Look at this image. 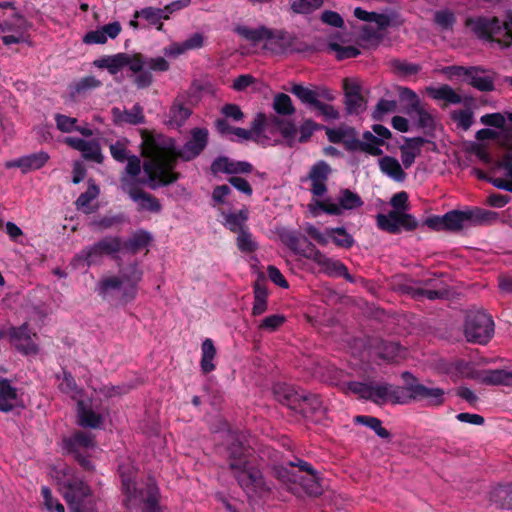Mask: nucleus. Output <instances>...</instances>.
Returning a JSON list of instances; mask_svg holds the SVG:
<instances>
[{
    "instance_id": "f257e3e1",
    "label": "nucleus",
    "mask_w": 512,
    "mask_h": 512,
    "mask_svg": "<svg viewBox=\"0 0 512 512\" xmlns=\"http://www.w3.org/2000/svg\"><path fill=\"white\" fill-rule=\"evenodd\" d=\"M208 132L205 129L195 128L191 138L181 150L162 144L153 138H147L143 143V155L147 158L143 169L148 176L149 187L155 189L159 185H169L179 178L173 172L176 159L189 161L198 156L207 145Z\"/></svg>"
},
{
    "instance_id": "f03ea898",
    "label": "nucleus",
    "mask_w": 512,
    "mask_h": 512,
    "mask_svg": "<svg viewBox=\"0 0 512 512\" xmlns=\"http://www.w3.org/2000/svg\"><path fill=\"white\" fill-rule=\"evenodd\" d=\"M229 467L239 485L250 497L265 499L272 493L271 486L257 468L253 449L236 440L228 448Z\"/></svg>"
},
{
    "instance_id": "7ed1b4c3",
    "label": "nucleus",
    "mask_w": 512,
    "mask_h": 512,
    "mask_svg": "<svg viewBox=\"0 0 512 512\" xmlns=\"http://www.w3.org/2000/svg\"><path fill=\"white\" fill-rule=\"evenodd\" d=\"M279 237L281 242L285 244L292 252L314 261L321 267L323 272L329 275L343 276L351 283L355 281L343 263L334 261L333 259L327 257L325 254L319 251L315 245L305 236L296 234L291 231L283 230L279 233Z\"/></svg>"
},
{
    "instance_id": "20e7f679",
    "label": "nucleus",
    "mask_w": 512,
    "mask_h": 512,
    "mask_svg": "<svg viewBox=\"0 0 512 512\" xmlns=\"http://www.w3.org/2000/svg\"><path fill=\"white\" fill-rule=\"evenodd\" d=\"M466 25L479 38L497 43L501 48L512 45V11L500 21L497 17H476L468 19Z\"/></svg>"
},
{
    "instance_id": "39448f33",
    "label": "nucleus",
    "mask_w": 512,
    "mask_h": 512,
    "mask_svg": "<svg viewBox=\"0 0 512 512\" xmlns=\"http://www.w3.org/2000/svg\"><path fill=\"white\" fill-rule=\"evenodd\" d=\"M494 326L491 315L478 310L466 316L464 336L468 342L486 345L494 336Z\"/></svg>"
},
{
    "instance_id": "423d86ee",
    "label": "nucleus",
    "mask_w": 512,
    "mask_h": 512,
    "mask_svg": "<svg viewBox=\"0 0 512 512\" xmlns=\"http://www.w3.org/2000/svg\"><path fill=\"white\" fill-rule=\"evenodd\" d=\"M404 383H406L407 403L410 401H425L429 406H440L445 402V390L440 387H428L419 382V380L410 372L405 371L401 374Z\"/></svg>"
},
{
    "instance_id": "0eeeda50",
    "label": "nucleus",
    "mask_w": 512,
    "mask_h": 512,
    "mask_svg": "<svg viewBox=\"0 0 512 512\" xmlns=\"http://www.w3.org/2000/svg\"><path fill=\"white\" fill-rule=\"evenodd\" d=\"M123 476V491L127 496V502H143V512H162L158 505L159 489L153 479H149L145 488L138 489L136 483L130 477Z\"/></svg>"
},
{
    "instance_id": "6e6552de",
    "label": "nucleus",
    "mask_w": 512,
    "mask_h": 512,
    "mask_svg": "<svg viewBox=\"0 0 512 512\" xmlns=\"http://www.w3.org/2000/svg\"><path fill=\"white\" fill-rule=\"evenodd\" d=\"M90 493V488L79 479L64 484V498L71 512H93V503L87 499Z\"/></svg>"
},
{
    "instance_id": "1a4fd4ad",
    "label": "nucleus",
    "mask_w": 512,
    "mask_h": 512,
    "mask_svg": "<svg viewBox=\"0 0 512 512\" xmlns=\"http://www.w3.org/2000/svg\"><path fill=\"white\" fill-rule=\"evenodd\" d=\"M95 440L91 433L78 431L64 439V448L67 453L73 455L74 459L87 471H92L94 466L91 461L83 455V452L93 449Z\"/></svg>"
},
{
    "instance_id": "9d476101",
    "label": "nucleus",
    "mask_w": 512,
    "mask_h": 512,
    "mask_svg": "<svg viewBox=\"0 0 512 512\" xmlns=\"http://www.w3.org/2000/svg\"><path fill=\"white\" fill-rule=\"evenodd\" d=\"M94 65L99 68H106L111 74L118 73L124 66H129L130 70L136 73L144 67V57L139 53L134 55L119 53L96 60Z\"/></svg>"
},
{
    "instance_id": "9b49d317",
    "label": "nucleus",
    "mask_w": 512,
    "mask_h": 512,
    "mask_svg": "<svg viewBox=\"0 0 512 512\" xmlns=\"http://www.w3.org/2000/svg\"><path fill=\"white\" fill-rule=\"evenodd\" d=\"M368 348L373 354L387 362L398 363L408 356L406 347L397 342H389L379 338L369 339Z\"/></svg>"
},
{
    "instance_id": "f8f14e48",
    "label": "nucleus",
    "mask_w": 512,
    "mask_h": 512,
    "mask_svg": "<svg viewBox=\"0 0 512 512\" xmlns=\"http://www.w3.org/2000/svg\"><path fill=\"white\" fill-rule=\"evenodd\" d=\"M295 485L298 486V495H293L298 500L318 499L324 494L323 479L319 472L314 470L308 474H297Z\"/></svg>"
},
{
    "instance_id": "ddd939ff",
    "label": "nucleus",
    "mask_w": 512,
    "mask_h": 512,
    "mask_svg": "<svg viewBox=\"0 0 512 512\" xmlns=\"http://www.w3.org/2000/svg\"><path fill=\"white\" fill-rule=\"evenodd\" d=\"M264 48L273 54H283L301 51L302 45L293 34L270 29V35L268 36L267 43H264Z\"/></svg>"
},
{
    "instance_id": "4468645a",
    "label": "nucleus",
    "mask_w": 512,
    "mask_h": 512,
    "mask_svg": "<svg viewBox=\"0 0 512 512\" xmlns=\"http://www.w3.org/2000/svg\"><path fill=\"white\" fill-rule=\"evenodd\" d=\"M377 223L381 229L390 233H396L400 228L413 230L417 227V222L412 215L398 210H392L386 215L379 214Z\"/></svg>"
},
{
    "instance_id": "2eb2a0df",
    "label": "nucleus",
    "mask_w": 512,
    "mask_h": 512,
    "mask_svg": "<svg viewBox=\"0 0 512 512\" xmlns=\"http://www.w3.org/2000/svg\"><path fill=\"white\" fill-rule=\"evenodd\" d=\"M374 399L376 404H384L390 402L392 404H406L407 390L406 383L404 386H396L390 383H374Z\"/></svg>"
},
{
    "instance_id": "dca6fc26",
    "label": "nucleus",
    "mask_w": 512,
    "mask_h": 512,
    "mask_svg": "<svg viewBox=\"0 0 512 512\" xmlns=\"http://www.w3.org/2000/svg\"><path fill=\"white\" fill-rule=\"evenodd\" d=\"M122 189L125 191L132 200L139 203L142 210L151 212H158L161 209L159 200L153 195L146 193L141 188H138L127 176L121 178Z\"/></svg>"
},
{
    "instance_id": "f3484780",
    "label": "nucleus",
    "mask_w": 512,
    "mask_h": 512,
    "mask_svg": "<svg viewBox=\"0 0 512 512\" xmlns=\"http://www.w3.org/2000/svg\"><path fill=\"white\" fill-rule=\"evenodd\" d=\"M25 407L24 401L17 389L7 379L0 380V411L19 413Z\"/></svg>"
},
{
    "instance_id": "a211bd4d",
    "label": "nucleus",
    "mask_w": 512,
    "mask_h": 512,
    "mask_svg": "<svg viewBox=\"0 0 512 512\" xmlns=\"http://www.w3.org/2000/svg\"><path fill=\"white\" fill-rule=\"evenodd\" d=\"M345 108L349 114H359L366 109V101L361 94V87L356 80H343Z\"/></svg>"
},
{
    "instance_id": "6ab92c4d",
    "label": "nucleus",
    "mask_w": 512,
    "mask_h": 512,
    "mask_svg": "<svg viewBox=\"0 0 512 512\" xmlns=\"http://www.w3.org/2000/svg\"><path fill=\"white\" fill-rule=\"evenodd\" d=\"M291 93L298 97L301 102L312 107H314L319 100L330 102L335 99L332 91L322 86L311 89L300 84H293Z\"/></svg>"
},
{
    "instance_id": "aec40b11",
    "label": "nucleus",
    "mask_w": 512,
    "mask_h": 512,
    "mask_svg": "<svg viewBox=\"0 0 512 512\" xmlns=\"http://www.w3.org/2000/svg\"><path fill=\"white\" fill-rule=\"evenodd\" d=\"M331 172V167L324 161L311 167L308 179L311 181V192L314 196L321 197L326 193V182Z\"/></svg>"
},
{
    "instance_id": "412c9836",
    "label": "nucleus",
    "mask_w": 512,
    "mask_h": 512,
    "mask_svg": "<svg viewBox=\"0 0 512 512\" xmlns=\"http://www.w3.org/2000/svg\"><path fill=\"white\" fill-rule=\"evenodd\" d=\"M122 242L118 237H105L94 244L86 253V259L89 263L95 258L103 255H111L121 249Z\"/></svg>"
},
{
    "instance_id": "4be33fe9",
    "label": "nucleus",
    "mask_w": 512,
    "mask_h": 512,
    "mask_svg": "<svg viewBox=\"0 0 512 512\" xmlns=\"http://www.w3.org/2000/svg\"><path fill=\"white\" fill-rule=\"evenodd\" d=\"M211 171L213 174L220 172L227 174L250 173L252 165L244 161L234 162L227 157H219L211 164Z\"/></svg>"
},
{
    "instance_id": "5701e85b",
    "label": "nucleus",
    "mask_w": 512,
    "mask_h": 512,
    "mask_svg": "<svg viewBox=\"0 0 512 512\" xmlns=\"http://www.w3.org/2000/svg\"><path fill=\"white\" fill-rule=\"evenodd\" d=\"M312 376L322 383L331 385H340V381L344 376L343 371L336 369L334 366L326 363H316L311 367Z\"/></svg>"
},
{
    "instance_id": "b1692460",
    "label": "nucleus",
    "mask_w": 512,
    "mask_h": 512,
    "mask_svg": "<svg viewBox=\"0 0 512 512\" xmlns=\"http://www.w3.org/2000/svg\"><path fill=\"white\" fill-rule=\"evenodd\" d=\"M121 30V25L118 22L109 23L101 29L86 33L83 42L86 44H104L108 38H116Z\"/></svg>"
},
{
    "instance_id": "393cba45",
    "label": "nucleus",
    "mask_w": 512,
    "mask_h": 512,
    "mask_svg": "<svg viewBox=\"0 0 512 512\" xmlns=\"http://www.w3.org/2000/svg\"><path fill=\"white\" fill-rule=\"evenodd\" d=\"M273 395L279 403L286 405L294 411L298 410L301 395L298 394L293 387L284 383L275 384L273 387Z\"/></svg>"
},
{
    "instance_id": "a878e982",
    "label": "nucleus",
    "mask_w": 512,
    "mask_h": 512,
    "mask_svg": "<svg viewBox=\"0 0 512 512\" xmlns=\"http://www.w3.org/2000/svg\"><path fill=\"white\" fill-rule=\"evenodd\" d=\"M191 108L181 98H176L169 110L167 125L171 128L181 127L191 115Z\"/></svg>"
},
{
    "instance_id": "bb28decb",
    "label": "nucleus",
    "mask_w": 512,
    "mask_h": 512,
    "mask_svg": "<svg viewBox=\"0 0 512 512\" xmlns=\"http://www.w3.org/2000/svg\"><path fill=\"white\" fill-rule=\"evenodd\" d=\"M296 412H299L304 417L308 418L322 415L325 412V407L317 395H301L300 405H298V410Z\"/></svg>"
},
{
    "instance_id": "cd10ccee",
    "label": "nucleus",
    "mask_w": 512,
    "mask_h": 512,
    "mask_svg": "<svg viewBox=\"0 0 512 512\" xmlns=\"http://www.w3.org/2000/svg\"><path fill=\"white\" fill-rule=\"evenodd\" d=\"M425 143L423 138L407 139L400 147L401 159L405 168L410 167L417 156L420 155L421 147Z\"/></svg>"
},
{
    "instance_id": "c85d7f7f",
    "label": "nucleus",
    "mask_w": 512,
    "mask_h": 512,
    "mask_svg": "<svg viewBox=\"0 0 512 512\" xmlns=\"http://www.w3.org/2000/svg\"><path fill=\"white\" fill-rule=\"evenodd\" d=\"M484 72L485 71L479 67H470L467 82L480 91H492L494 89V78L484 75Z\"/></svg>"
},
{
    "instance_id": "c756f323",
    "label": "nucleus",
    "mask_w": 512,
    "mask_h": 512,
    "mask_svg": "<svg viewBox=\"0 0 512 512\" xmlns=\"http://www.w3.org/2000/svg\"><path fill=\"white\" fill-rule=\"evenodd\" d=\"M112 115L116 124H140L144 122V115L142 108L135 105L130 111L115 107L112 109Z\"/></svg>"
},
{
    "instance_id": "7c9ffc66",
    "label": "nucleus",
    "mask_w": 512,
    "mask_h": 512,
    "mask_svg": "<svg viewBox=\"0 0 512 512\" xmlns=\"http://www.w3.org/2000/svg\"><path fill=\"white\" fill-rule=\"evenodd\" d=\"M473 377L488 385L512 386V372L503 369L487 370L481 375Z\"/></svg>"
},
{
    "instance_id": "2f4dec72",
    "label": "nucleus",
    "mask_w": 512,
    "mask_h": 512,
    "mask_svg": "<svg viewBox=\"0 0 512 512\" xmlns=\"http://www.w3.org/2000/svg\"><path fill=\"white\" fill-rule=\"evenodd\" d=\"M273 476L285 487L286 491L291 495H298V486L295 485L297 473L287 469L282 465H274L272 467Z\"/></svg>"
},
{
    "instance_id": "473e14b6",
    "label": "nucleus",
    "mask_w": 512,
    "mask_h": 512,
    "mask_svg": "<svg viewBox=\"0 0 512 512\" xmlns=\"http://www.w3.org/2000/svg\"><path fill=\"white\" fill-rule=\"evenodd\" d=\"M268 131L270 133L279 132L284 138L291 139L296 134L295 125L280 115H271L268 117Z\"/></svg>"
},
{
    "instance_id": "72a5a7b5",
    "label": "nucleus",
    "mask_w": 512,
    "mask_h": 512,
    "mask_svg": "<svg viewBox=\"0 0 512 512\" xmlns=\"http://www.w3.org/2000/svg\"><path fill=\"white\" fill-rule=\"evenodd\" d=\"M78 422L81 426L97 428L100 426L102 418L95 413L88 403L78 400L77 404Z\"/></svg>"
},
{
    "instance_id": "f704fd0d",
    "label": "nucleus",
    "mask_w": 512,
    "mask_h": 512,
    "mask_svg": "<svg viewBox=\"0 0 512 512\" xmlns=\"http://www.w3.org/2000/svg\"><path fill=\"white\" fill-rule=\"evenodd\" d=\"M379 166L384 174L391 177L397 182H402L406 178L405 171L401 167L399 161L394 157H382L381 159H379Z\"/></svg>"
},
{
    "instance_id": "c9c22d12",
    "label": "nucleus",
    "mask_w": 512,
    "mask_h": 512,
    "mask_svg": "<svg viewBox=\"0 0 512 512\" xmlns=\"http://www.w3.org/2000/svg\"><path fill=\"white\" fill-rule=\"evenodd\" d=\"M490 501L501 508H512V483L493 488L490 492Z\"/></svg>"
},
{
    "instance_id": "e433bc0d",
    "label": "nucleus",
    "mask_w": 512,
    "mask_h": 512,
    "mask_svg": "<svg viewBox=\"0 0 512 512\" xmlns=\"http://www.w3.org/2000/svg\"><path fill=\"white\" fill-rule=\"evenodd\" d=\"M341 389L344 393H353L362 399H374V383L366 384L362 382H348L341 384Z\"/></svg>"
},
{
    "instance_id": "4c0bfd02",
    "label": "nucleus",
    "mask_w": 512,
    "mask_h": 512,
    "mask_svg": "<svg viewBox=\"0 0 512 512\" xmlns=\"http://www.w3.org/2000/svg\"><path fill=\"white\" fill-rule=\"evenodd\" d=\"M236 32L253 44H257L261 41L267 43L268 36L270 35V29L265 26L255 29L246 26H238L236 27Z\"/></svg>"
},
{
    "instance_id": "58836bf2",
    "label": "nucleus",
    "mask_w": 512,
    "mask_h": 512,
    "mask_svg": "<svg viewBox=\"0 0 512 512\" xmlns=\"http://www.w3.org/2000/svg\"><path fill=\"white\" fill-rule=\"evenodd\" d=\"M471 218L472 214L470 212L457 210L448 212L443 216L444 230L459 231L463 228V222Z\"/></svg>"
},
{
    "instance_id": "ea45409f",
    "label": "nucleus",
    "mask_w": 512,
    "mask_h": 512,
    "mask_svg": "<svg viewBox=\"0 0 512 512\" xmlns=\"http://www.w3.org/2000/svg\"><path fill=\"white\" fill-rule=\"evenodd\" d=\"M99 187L92 181H89L87 190L82 193L75 202L76 208L89 214L94 210L89 206L90 202L96 199L99 195Z\"/></svg>"
},
{
    "instance_id": "a19ab883",
    "label": "nucleus",
    "mask_w": 512,
    "mask_h": 512,
    "mask_svg": "<svg viewBox=\"0 0 512 512\" xmlns=\"http://www.w3.org/2000/svg\"><path fill=\"white\" fill-rule=\"evenodd\" d=\"M426 91L432 98L437 100H445L452 104H458L462 101L461 96L448 85H442L438 88L428 87Z\"/></svg>"
},
{
    "instance_id": "79ce46f5",
    "label": "nucleus",
    "mask_w": 512,
    "mask_h": 512,
    "mask_svg": "<svg viewBox=\"0 0 512 512\" xmlns=\"http://www.w3.org/2000/svg\"><path fill=\"white\" fill-rule=\"evenodd\" d=\"M267 310V290L263 281H256L254 285V305L252 313L261 315Z\"/></svg>"
},
{
    "instance_id": "37998d69",
    "label": "nucleus",
    "mask_w": 512,
    "mask_h": 512,
    "mask_svg": "<svg viewBox=\"0 0 512 512\" xmlns=\"http://www.w3.org/2000/svg\"><path fill=\"white\" fill-rule=\"evenodd\" d=\"M272 107L280 116H290L295 113V107L290 96L284 93L274 95Z\"/></svg>"
},
{
    "instance_id": "c03bdc74",
    "label": "nucleus",
    "mask_w": 512,
    "mask_h": 512,
    "mask_svg": "<svg viewBox=\"0 0 512 512\" xmlns=\"http://www.w3.org/2000/svg\"><path fill=\"white\" fill-rule=\"evenodd\" d=\"M49 155L45 152H40L18 160L15 165L21 167L23 171L39 169L48 161Z\"/></svg>"
},
{
    "instance_id": "a18cd8bd",
    "label": "nucleus",
    "mask_w": 512,
    "mask_h": 512,
    "mask_svg": "<svg viewBox=\"0 0 512 512\" xmlns=\"http://www.w3.org/2000/svg\"><path fill=\"white\" fill-rule=\"evenodd\" d=\"M163 10L160 8L147 7L142 9L141 11H136L134 14V18L143 17L150 24L157 25L158 30L163 29V23L161 19H168V15H163Z\"/></svg>"
},
{
    "instance_id": "49530a36",
    "label": "nucleus",
    "mask_w": 512,
    "mask_h": 512,
    "mask_svg": "<svg viewBox=\"0 0 512 512\" xmlns=\"http://www.w3.org/2000/svg\"><path fill=\"white\" fill-rule=\"evenodd\" d=\"M216 356V348L211 339H206L202 343V359H201V369L204 373H209L215 369V365L213 364V359Z\"/></svg>"
},
{
    "instance_id": "de8ad7c7",
    "label": "nucleus",
    "mask_w": 512,
    "mask_h": 512,
    "mask_svg": "<svg viewBox=\"0 0 512 512\" xmlns=\"http://www.w3.org/2000/svg\"><path fill=\"white\" fill-rule=\"evenodd\" d=\"M393 72L401 77H407L419 73L421 66L415 63L394 59L390 62Z\"/></svg>"
},
{
    "instance_id": "09e8293b",
    "label": "nucleus",
    "mask_w": 512,
    "mask_h": 512,
    "mask_svg": "<svg viewBox=\"0 0 512 512\" xmlns=\"http://www.w3.org/2000/svg\"><path fill=\"white\" fill-rule=\"evenodd\" d=\"M339 205L343 210H352L362 206L363 201L360 196L356 193L352 192L349 189H343L340 191V196L338 197Z\"/></svg>"
},
{
    "instance_id": "8fccbe9b",
    "label": "nucleus",
    "mask_w": 512,
    "mask_h": 512,
    "mask_svg": "<svg viewBox=\"0 0 512 512\" xmlns=\"http://www.w3.org/2000/svg\"><path fill=\"white\" fill-rule=\"evenodd\" d=\"M382 144L383 140L375 137L371 132H366L364 133V141H361L358 150L364 151L374 156H379L382 154V150L379 147Z\"/></svg>"
},
{
    "instance_id": "3c124183",
    "label": "nucleus",
    "mask_w": 512,
    "mask_h": 512,
    "mask_svg": "<svg viewBox=\"0 0 512 512\" xmlns=\"http://www.w3.org/2000/svg\"><path fill=\"white\" fill-rule=\"evenodd\" d=\"M327 235L332 238L333 242L343 248H350L353 243V237L346 232L344 228H332L327 230Z\"/></svg>"
},
{
    "instance_id": "603ef678",
    "label": "nucleus",
    "mask_w": 512,
    "mask_h": 512,
    "mask_svg": "<svg viewBox=\"0 0 512 512\" xmlns=\"http://www.w3.org/2000/svg\"><path fill=\"white\" fill-rule=\"evenodd\" d=\"M324 0H295L291 4V9L295 13H310L323 5Z\"/></svg>"
},
{
    "instance_id": "864d4df0",
    "label": "nucleus",
    "mask_w": 512,
    "mask_h": 512,
    "mask_svg": "<svg viewBox=\"0 0 512 512\" xmlns=\"http://www.w3.org/2000/svg\"><path fill=\"white\" fill-rule=\"evenodd\" d=\"M356 422L362 423L371 429H373L376 434L381 438H389L390 433L382 427V423L378 418L375 417H369V416H357Z\"/></svg>"
},
{
    "instance_id": "5fc2aeb1",
    "label": "nucleus",
    "mask_w": 512,
    "mask_h": 512,
    "mask_svg": "<svg viewBox=\"0 0 512 512\" xmlns=\"http://www.w3.org/2000/svg\"><path fill=\"white\" fill-rule=\"evenodd\" d=\"M268 130V117L263 113H258L254 118L250 131L253 132L255 141H260L265 137L264 132Z\"/></svg>"
},
{
    "instance_id": "6e6d98bb",
    "label": "nucleus",
    "mask_w": 512,
    "mask_h": 512,
    "mask_svg": "<svg viewBox=\"0 0 512 512\" xmlns=\"http://www.w3.org/2000/svg\"><path fill=\"white\" fill-rule=\"evenodd\" d=\"M150 241V236L145 232L134 234L125 244L124 247L132 253H136L140 249L147 246Z\"/></svg>"
},
{
    "instance_id": "4d7b16f0",
    "label": "nucleus",
    "mask_w": 512,
    "mask_h": 512,
    "mask_svg": "<svg viewBox=\"0 0 512 512\" xmlns=\"http://www.w3.org/2000/svg\"><path fill=\"white\" fill-rule=\"evenodd\" d=\"M328 47L335 52L338 60L353 58L360 54V50L354 46H341L338 43H329Z\"/></svg>"
},
{
    "instance_id": "13d9d810",
    "label": "nucleus",
    "mask_w": 512,
    "mask_h": 512,
    "mask_svg": "<svg viewBox=\"0 0 512 512\" xmlns=\"http://www.w3.org/2000/svg\"><path fill=\"white\" fill-rule=\"evenodd\" d=\"M248 219V211L241 210L236 214H230L227 216L226 221L229 229L233 232L244 231V223Z\"/></svg>"
},
{
    "instance_id": "bf43d9fd",
    "label": "nucleus",
    "mask_w": 512,
    "mask_h": 512,
    "mask_svg": "<svg viewBox=\"0 0 512 512\" xmlns=\"http://www.w3.org/2000/svg\"><path fill=\"white\" fill-rule=\"evenodd\" d=\"M83 157L97 163H102L104 157L101 153L100 146L95 141H88L84 149H82Z\"/></svg>"
},
{
    "instance_id": "052dcab7",
    "label": "nucleus",
    "mask_w": 512,
    "mask_h": 512,
    "mask_svg": "<svg viewBox=\"0 0 512 512\" xmlns=\"http://www.w3.org/2000/svg\"><path fill=\"white\" fill-rule=\"evenodd\" d=\"M434 21L441 30H448L452 28L455 22V17L449 10H439L434 14Z\"/></svg>"
},
{
    "instance_id": "680f3d73",
    "label": "nucleus",
    "mask_w": 512,
    "mask_h": 512,
    "mask_svg": "<svg viewBox=\"0 0 512 512\" xmlns=\"http://www.w3.org/2000/svg\"><path fill=\"white\" fill-rule=\"evenodd\" d=\"M418 299L427 298L429 300L442 299L449 296L450 291L447 288L440 289H426L424 287H419L417 290Z\"/></svg>"
},
{
    "instance_id": "e2e57ef3",
    "label": "nucleus",
    "mask_w": 512,
    "mask_h": 512,
    "mask_svg": "<svg viewBox=\"0 0 512 512\" xmlns=\"http://www.w3.org/2000/svg\"><path fill=\"white\" fill-rule=\"evenodd\" d=\"M418 299L427 298L429 300L442 299L449 296L450 291L447 288L440 289H426L424 287H419L417 290Z\"/></svg>"
},
{
    "instance_id": "0e129e2a",
    "label": "nucleus",
    "mask_w": 512,
    "mask_h": 512,
    "mask_svg": "<svg viewBox=\"0 0 512 512\" xmlns=\"http://www.w3.org/2000/svg\"><path fill=\"white\" fill-rule=\"evenodd\" d=\"M41 493L44 499V506L49 512H65L64 506L53 498L49 488L43 487Z\"/></svg>"
},
{
    "instance_id": "69168bd1",
    "label": "nucleus",
    "mask_w": 512,
    "mask_h": 512,
    "mask_svg": "<svg viewBox=\"0 0 512 512\" xmlns=\"http://www.w3.org/2000/svg\"><path fill=\"white\" fill-rule=\"evenodd\" d=\"M57 128L64 132V133H70L72 131H75L78 129L77 119L68 117L66 115L57 114L55 117Z\"/></svg>"
},
{
    "instance_id": "338daca9",
    "label": "nucleus",
    "mask_w": 512,
    "mask_h": 512,
    "mask_svg": "<svg viewBox=\"0 0 512 512\" xmlns=\"http://www.w3.org/2000/svg\"><path fill=\"white\" fill-rule=\"evenodd\" d=\"M452 118L464 130H468L473 123V114L469 110L455 111L452 113Z\"/></svg>"
},
{
    "instance_id": "774afa93",
    "label": "nucleus",
    "mask_w": 512,
    "mask_h": 512,
    "mask_svg": "<svg viewBox=\"0 0 512 512\" xmlns=\"http://www.w3.org/2000/svg\"><path fill=\"white\" fill-rule=\"evenodd\" d=\"M285 322L283 315H270L262 320L259 325V329L267 331H275Z\"/></svg>"
}]
</instances>
